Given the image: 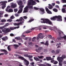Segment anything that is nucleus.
I'll return each mask as SVG.
<instances>
[{
  "instance_id": "nucleus-37",
  "label": "nucleus",
  "mask_w": 66,
  "mask_h": 66,
  "mask_svg": "<svg viewBox=\"0 0 66 66\" xmlns=\"http://www.w3.org/2000/svg\"><path fill=\"white\" fill-rule=\"evenodd\" d=\"M7 21L8 22H12L13 21V20L10 19H9L8 20H7Z\"/></svg>"
},
{
  "instance_id": "nucleus-32",
  "label": "nucleus",
  "mask_w": 66,
  "mask_h": 66,
  "mask_svg": "<svg viewBox=\"0 0 66 66\" xmlns=\"http://www.w3.org/2000/svg\"><path fill=\"white\" fill-rule=\"evenodd\" d=\"M36 39V37H34L32 39V42H34L35 41V39Z\"/></svg>"
},
{
  "instance_id": "nucleus-25",
  "label": "nucleus",
  "mask_w": 66,
  "mask_h": 66,
  "mask_svg": "<svg viewBox=\"0 0 66 66\" xmlns=\"http://www.w3.org/2000/svg\"><path fill=\"white\" fill-rule=\"evenodd\" d=\"M25 62V64L26 65H27V66H28L29 64V61H27V60H26V61H24Z\"/></svg>"
},
{
  "instance_id": "nucleus-43",
  "label": "nucleus",
  "mask_w": 66,
  "mask_h": 66,
  "mask_svg": "<svg viewBox=\"0 0 66 66\" xmlns=\"http://www.w3.org/2000/svg\"><path fill=\"white\" fill-rule=\"evenodd\" d=\"M48 37H49L50 38H52V36L51 35H48Z\"/></svg>"
},
{
  "instance_id": "nucleus-14",
  "label": "nucleus",
  "mask_w": 66,
  "mask_h": 66,
  "mask_svg": "<svg viewBox=\"0 0 66 66\" xmlns=\"http://www.w3.org/2000/svg\"><path fill=\"white\" fill-rule=\"evenodd\" d=\"M22 23H23V22H20L18 23H14V26H19V25H20V24H21Z\"/></svg>"
},
{
  "instance_id": "nucleus-7",
  "label": "nucleus",
  "mask_w": 66,
  "mask_h": 66,
  "mask_svg": "<svg viewBox=\"0 0 66 66\" xmlns=\"http://www.w3.org/2000/svg\"><path fill=\"white\" fill-rule=\"evenodd\" d=\"M16 21L18 22H23V23H24V19H23L22 17H21L20 18V19L18 20V19H17L16 20Z\"/></svg>"
},
{
  "instance_id": "nucleus-62",
  "label": "nucleus",
  "mask_w": 66,
  "mask_h": 66,
  "mask_svg": "<svg viewBox=\"0 0 66 66\" xmlns=\"http://www.w3.org/2000/svg\"><path fill=\"white\" fill-rule=\"evenodd\" d=\"M34 1H35V2H37L39 3V1H38V0H34Z\"/></svg>"
},
{
  "instance_id": "nucleus-11",
  "label": "nucleus",
  "mask_w": 66,
  "mask_h": 66,
  "mask_svg": "<svg viewBox=\"0 0 66 66\" xmlns=\"http://www.w3.org/2000/svg\"><path fill=\"white\" fill-rule=\"evenodd\" d=\"M24 56L27 57H29V58H32L33 56L30 55H28V54H25L24 55Z\"/></svg>"
},
{
  "instance_id": "nucleus-57",
  "label": "nucleus",
  "mask_w": 66,
  "mask_h": 66,
  "mask_svg": "<svg viewBox=\"0 0 66 66\" xmlns=\"http://www.w3.org/2000/svg\"><path fill=\"white\" fill-rule=\"evenodd\" d=\"M51 52L52 53H55V51L54 50H52V51Z\"/></svg>"
},
{
  "instance_id": "nucleus-61",
  "label": "nucleus",
  "mask_w": 66,
  "mask_h": 66,
  "mask_svg": "<svg viewBox=\"0 0 66 66\" xmlns=\"http://www.w3.org/2000/svg\"><path fill=\"white\" fill-rule=\"evenodd\" d=\"M52 5L53 6H54L55 5V3H52Z\"/></svg>"
},
{
  "instance_id": "nucleus-10",
  "label": "nucleus",
  "mask_w": 66,
  "mask_h": 66,
  "mask_svg": "<svg viewBox=\"0 0 66 66\" xmlns=\"http://www.w3.org/2000/svg\"><path fill=\"white\" fill-rule=\"evenodd\" d=\"M11 7L13 8H15L17 7V4L15 3L13 4L12 5Z\"/></svg>"
},
{
  "instance_id": "nucleus-64",
  "label": "nucleus",
  "mask_w": 66,
  "mask_h": 66,
  "mask_svg": "<svg viewBox=\"0 0 66 66\" xmlns=\"http://www.w3.org/2000/svg\"><path fill=\"white\" fill-rule=\"evenodd\" d=\"M44 37V35L40 36V38H43Z\"/></svg>"
},
{
  "instance_id": "nucleus-12",
  "label": "nucleus",
  "mask_w": 66,
  "mask_h": 66,
  "mask_svg": "<svg viewBox=\"0 0 66 66\" xmlns=\"http://www.w3.org/2000/svg\"><path fill=\"white\" fill-rule=\"evenodd\" d=\"M2 4H1V5L2 6V9H4L6 7V4L3 3H2Z\"/></svg>"
},
{
  "instance_id": "nucleus-15",
  "label": "nucleus",
  "mask_w": 66,
  "mask_h": 66,
  "mask_svg": "<svg viewBox=\"0 0 66 66\" xmlns=\"http://www.w3.org/2000/svg\"><path fill=\"white\" fill-rule=\"evenodd\" d=\"M59 60V66H62V63H62L63 62V61L60 60V59H58Z\"/></svg>"
},
{
  "instance_id": "nucleus-2",
  "label": "nucleus",
  "mask_w": 66,
  "mask_h": 66,
  "mask_svg": "<svg viewBox=\"0 0 66 66\" xmlns=\"http://www.w3.org/2000/svg\"><path fill=\"white\" fill-rule=\"evenodd\" d=\"M31 9H32L33 8V6H27L24 9L23 11V13H28V11H29L28 8Z\"/></svg>"
},
{
  "instance_id": "nucleus-54",
  "label": "nucleus",
  "mask_w": 66,
  "mask_h": 66,
  "mask_svg": "<svg viewBox=\"0 0 66 66\" xmlns=\"http://www.w3.org/2000/svg\"><path fill=\"white\" fill-rule=\"evenodd\" d=\"M31 31H27L26 32V34H28V33H31Z\"/></svg>"
},
{
  "instance_id": "nucleus-5",
  "label": "nucleus",
  "mask_w": 66,
  "mask_h": 66,
  "mask_svg": "<svg viewBox=\"0 0 66 66\" xmlns=\"http://www.w3.org/2000/svg\"><path fill=\"white\" fill-rule=\"evenodd\" d=\"M23 7H24V6L23 5H21L19 7L20 9L19 10L18 12V14H20V13H21L22 12V10H23Z\"/></svg>"
},
{
  "instance_id": "nucleus-20",
  "label": "nucleus",
  "mask_w": 66,
  "mask_h": 66,
  "mask_svg": "<svg viewBox=\"0 0 66 66\" xmlns=\"http://www.w3.org/2000/svg\"><path fill=\"white\" fill-rule=\"evenodd\" d=\"M13 46L14 47V49H17V48H18V47H19V46L17 44H14L13 45Z\"/></svg>"
},
{
  "instance_id": "nucleus-63",
  "label": "nucleus",
  "mask_w": 66,
  "mask_h": 66,
  "mask_svg": "<svg viewBox=\"0 0 66 66\" xmlns=\"http://www.w3.org/2000/svg\"><path fill=\"white\" fill-rule=\"evenodd\" d=\"M28 39L29 42H30L31 40V38H28Z\"/></svg>"
},
{
  "instance_id": "nucleus-38",
  "label": "nucleus",
  "mask_w": 66,
  "mask_h": 66,
  "mask_svg": "<svg viewBox=\"0 0 66 66\" xmlns=\"http://www.w3.org/2000/svg\"><path fill=\"white\" fill-rule=\"evenodd\" d=\"M57 63H58V62H57V61H55L54 62L53 64L55 65H56V64H57Z\"/></svg>"
},
{
  "instance_id": "nucleus-46",
  "label": "nucleus",
  "mask_w": 66,
  "mask_h": 66,
  "mask_svg": "<svg viewBox=\"0 0 66 66\" xmlns=\"http://www.w3.org/2000/svg\"><path fill=\"white\" fill-rule=\"evenodd\" d=\"M47 13H48V14H52V12H51L49 10L47 11Z\"/></svg>"
},
{
  "instance_id": "nucleus-33",
  "label": "nucleus",
  "mask_w": 66,
  "mask_h": 66,
  "mask_svg": "<svg viewBox=\"0 0 66 66\" xmlns=\"http://www.w3.org/2000/svg\"><path fill=\"white\" fill-rule=\"evenodd\" d=\"M3 15V13L2 12L0 11V18L2 17V16Z\"/></svg>"
},
{
  "instance_id": "nucleus-58",
  "label": "nucleus",
  "mask_w": 66,
  "mask_h": 66,
  "mask_svg": "<svg viewBox=\"0 0 66 66\" xmlns=\"http://www.w3.org/2000/svg\"><path fill=\"white\" fill-rule=\"evenodd\" d=\"M31 65H32L31 66H34V63L32 62L31 63Z\"/></svg>"
},
{
  "instance_id": "nucleus-9",
  "label": "nucleus",
  "mask_w": 66,
  "mask_h": 66,
  "mask_svg": "<svg viewBox=\"0 0 66 66\" xmlns=\"http://www.w3.org/2000/svg\"><path fill=\"white\" fill-rule=\"evenodd\" d=\"M2 31L4 32V33H8V32H11V30H10V29L9 28H7L6 29V30H2Z\"/></svg>"
},
{
  "instance_id": "nucleus-34",
  "label": "nucleus",
  "mask_w": 66,
  "mask_h": 66,
  "mask_svg": "<svg viewBox=\"0 0 66 66\" xmlns=\"http://www.w3.org/2000/svg\"><path fill=\"white\" fill-rule=\"evenodd\" d=\"M38 49L39 50H43V47H39L38 48Z\"/></svg>"
},
{
  "instance_id": "nucleus-26",
  "label": "nucleus",
  "mask_w": 66,
  "mask_h": 66,
  "mask_svg": "<svg viewBox=\"0 0 66 66\" xmlns=\"http://www.w3.org/2000/svg\"><path fill=\"white\" fill-rule=\"evenodd\" d=\"M51 57H46V59L47 61H50V60H51Z\"/></svg>"
},
{
  "instance_id": "nucleus-50",
  "label": "nucleus",
  "mask_w": 66,
  "mask_h": 66,
  "mask_svg": "<svg viewBox=\"0 0 66 66\" xmlns=\"http://www.w3.org/2000/svg\"><path fill=\"white\" fill-rule=\"evenodd\" d=\"M36 52H38V53H39V52H40V51H39V50H38L37 49H36Z\"/></svg>"
},
{
  "instance_id": "nucleus-4",
  "label": "nucleus",
  "mask_w": 66,
  "mask_h": 66,
  "mask_svg": "<svg viewBox=\"0 0 66 66\" xmlns=\"http://www.w3.org/2000/svg\"><path fill=\"white\" fill-rule=\"evenodd\" d=\"M42 20H43V21H46V23H48V24H50V25H52V23L51 21L47 19H42Z\"/></svg>"
},
{
  "instance_id": "nucleus-55",
  "label": "nucleus",
  "mask_w": 66,
  "mask_h": 66,
  "mask_svg": "<svg viewBox=\"0 0 66 66\" xmlns=\"http://www.w3.org/2000/svg\"><path fill=\"white\" fill-rule=\"evenodd\" d=\"M39 38H40V36H38L37 38V40H38Z\"/></svg>"
},
{
  "instance_id": "nucleus-56",
  "label": "nucleus",
  "mask_w": 66,
  "mask_h": 66,
  "mask_svg": "<svg viewBox=\"0 0 66 66\" xmlns=\"http://www.w3.org/2000/svg\"><path fill=\"white\" fill-rule=\"evenodd\" d=\"M64 38V40H66V36H65L63 37V38Z\"/></svg>"
},
{
  "instance_id": "nucleus-52",
  "label": "nucleus",
  "mask_w": 66,
  "mask_h": 66,
  "mask_svg": "<svg viewBox=\"0 0 66 66\" xmlns=\"http://www.w3.org/2000/svg\"><path fill=\"white\" fill-rule=\"evenodd\" d=\"M56 2L57 4H60V3L59 1H56Z\"/></svg>"
},
{
  "instance_id": "nucleus-40",
  "label": "nucleus",
  "mask_w": 66,
  "mask_h": 66,
  "mask_svg": "<svg viewBox=\"0 0 66 66\" xmlns=\"http://www.w3.org/2000/svg\"><path fill=\"white\" fill-rule=\"evenodd\" d=\"M14 18L15 17L13 15L11 16L10 17V18L11 19H14Z\"/></svg>"
},
{
  "instance_id": "nucleus-51",
  "label": "nucleus",
  "mask_w": 66,
  "mask_h": 66,
  "mask_svg": "<svg viewBox=\"0 0 66 66\" xmlns=\"http://www.w3.org/2000/svg\"><path fill=\"white\" fill-rule=\"evenodd\" d=\"M62 3H66V0H62Z\"/></svg>"
},
{
  "instance_id": "nucleus-1",
  "label": "nucleus",
  "mask_w": 66,
  "mask_h": 66,
  "mask_svg": "<svg viewBox=\"0 0 66 66\" xmlns=\"http://www.w3.org/2000/svg\"><path fill=\"white\" fill-rule=\"evenodd\" d=\"M56 18L58 19L57 20V21H62V16L60 15H58V16H53V18H51V19L52 20H55Z\"/></svg>"
},
{
  "instance_id": "nucleus-21",
  "label": "nucleus",
  "mask_w": 66,
  "mask_h": 66,
  "mask_svg": "<svg viewBox=\"0 0 66 66\" xmlns=\"http://www.w3.org/2000/svg\"><path fill=\"white\" fill-rule=\"evenodd\" d=\"M1 51H3V52H4L5 54H7V51H6V50H5L1 49Z\"/></svg>"
},
{
  "instance_id": "nucleus-53",
  "label": "nucleus",
  "mask_w": 66,
  "mask_h": 66,
  "mask_svg": "<svg viewBox=\"0 0 66 66\" xmlns=\"http://www.w3.org/2000/svg\"><path fill=\"white\" fill-rule=\"evenodd\" d=\"M1 21V22H5L6 21V20L4 19H3Z\"/></svg>"
},
{
  "instance_id": "nucleus-45",
  "label": "nucleus",
  "mask_w": 66,
  "mask_h": 66,
  "mask_svg": "<svg viewBox=\"0 0 66 66\" xmlns=\"http://www.w3.org/2000/svg\"><path fill=\"white\" fill-rule=\"evenodd\" d=\"M51 60V63H53L54 62V60L53 59H52V58Z\"/></svg>"
},
{
  "instance_id": "nucleus-6",
  "label": "nucleus",
  "mask_w": 66,
  "mask_h": 66,
  "mask_svg": "<svg viewBox=\"0 0 66 66\" xmlns=\"http://www.w3.org/2000/svg\"><path fill=\"white\" fill-rule=\"evenodd\" d=\"M66 58V56L65 55H63L61 57H58L57 58V60H62V61H63L64 60V59H65Z\"/></svg>"
},
{
  "instance_id": "nucleus-47",
  "label": "nucleus",
  "mask_w": 66,
  "mask_h": 66,
  "mask_svg": "<svg viewBox=\"0 0 66 66\" xmlns=\"http://www.w3.org/2000/svg\"><path fill=\"white\" fill-rule=\"evenodd\" d=\"M7 2L6 1H4L1 2V3H5V4H6V3Z\"/></svg>"
},
{
  "instance_id": "nucleus-49",
  "label": "nucleus",
  "mask_w": 66,
  "mask_h": 66,
  "mask_svg": "<svg viewBox=\"0 0 66 66\" xmlns=\"http://www.w3.org/2000/svg\"><path fill=\"white\" fill-rule=\"evenodd\" d=\"M34 9L36 10H39V8H37L36 7H34Z\"/></svg>"
},
{
  "instance_id": "nucleus-35",
  "label": "nucleus",
  "mask_w": 66,
  "mask_h": 66,
  "mask_svg": "<svg viewBox=\"0 0 66 66\" xmlns=\"http://www.w3.org/2000/svg\"><path fill=\"white\" fill-rule=\"evenodd\" d=\"M63 39V37H60L57 38V39H59V40H61V39Z\"/></svg>"
},
{
  "instance_id": "nucleus-17",
  "label": "nucleus",
  "mask_w": 66,
  "mask_h": 66,
  "mask_svg": "<svg viewBox=\"0 0 66 66\" xmlns=\"http://www.w3.org/2000/svg\"><path fill=\"white\" fill-rule=\"evenodd\" d=\"M1 39L5 41V40H6L8 39V38H7V37L5 36L3 38H2Z\"/></svg>"
},
{
  "instance_id": "nucleus-60",
  "label": "nucleus",
  "mask_w": 66,
  "mask_h": 66,
  "mask_svg": "<svg viewBox=\"0 0 66 66\" xmlns=\"http://www.w3.org/2000/svg\"><path fill=\"white\" fill-rule=\"evenodd\" d=\"M10 35L11 36H14V35L13 34H11Z\"/></svg>"
},
{
  "instance_id": "nucleus-59",
  "label": "nucleus",
  "mask_w": 66,
  "mask_h": 66,
  "mask_svg": "<svg viewBox=\"0 0 66 66\" xmlns=\"http://www.w3.org/2000/svg\"><path fill=\"white\" fill-rule=\"evenodd\" d=\"M24 4H25L26 3V0H23Z\"/></svg>"
},
{
  "instance_id": "nucleus-36",
  "label": "nucleus",
  "mask_w": 66,
  "mask_h": 66,
  "mask_svg": "<svg viewBox=\"0 0 66 66\" xmlns=\"http://www.w3.org/2000/svg\"><path fill=\"white\" fill-rule=\"evenodd\" d=\"M53 10V11H54V12H57V9L55 8Z\"/></svg>"
},
{
  "instance_id": "nucleus-19",
  "label": "nucleus",
  "mask_w": 66,
  "mask_h": 66,
  "mask_svg": "<svg viewBox=\"0 0 66 66\" xmlns=\"http://www.w3.org/2000/svg\"><path fill=\"white\" fill-rule=\"evenodd\" d=\"M48 5L49 6H48V7L50 10H51L52 9H53V6L52 5H51L50 4H49Z\"/></svg>"
},
{
  "instance_id": "nucleus-41",
  "label": "nucleus",
  "mask_w": 66,
  "mask_h": 66,
  "mask_svg": "<svg viewBox=\"0 0 66 66\" xmlns=\"http://www.w3.org/2000/svg\"><path fill=\"white\" fill-rule=\"evenodd\" d=\"M14 12H15V13H16V12H17V11H18V10H17V9H14Z\"/></svg>"
},
{
  "instance_id": "nucleus-28",
  "label": "nucleus",
  "mask_w": 66,
  "mask_h": 66,
  "mask_svg": "<svg viewBox=\"0 0 66 66\" xmlns=\"http://www.w3.org/2000/svg\"><path fill=\"white\" fill-rule=\"evenodd\" d=\"M15 39H16L17 40H20V37H16L15 38Z\"/></svg>"
},
{
  "instance_id": "nucleus-29",
  "label": "nucleus",
  "mask_w": 66,
  "mask_h": 66,
  "mask_svg": "<svg viewBox=\"0 0 66 66\" xmlns=\"http://www.w3.org/2000/svg\"><path fill=\"white\" fill-rule=\"evenodd\" d=\"M34 59L35 60H36V61H39V59H38L37 57L36 58V57H34Z\"/></svg>"
},
{
  "instance_id": "nucleus-31",
  "label": "nucleus",
  "mask_w": 66,
  "mask_h": 66,
  "mask_svg": "<svg viewBox=\"0 0 66 66\" xmlns=\"http://www.w3.org/2000/svg\"><path fill=\"white\" fill-rule=\"evenodd\" d=\"M62 12L63 13H65L66 12V10L64 8H62Z\"/></svg>"
},
{
  "instance_id": "nucleus-16",
  "label": "nucleus",
  "mask_w": 66,
  "mask_h": 66,
  "mask_svg": "<svg viewBox=\"0 0 66 66\" xmlns=\"http://www.w3.org/2000/svg\"><path fill=\"white\" fill-rule=\"evenodd\" d=\"M19 59L22 60H23L24 61H26V59L24 58V57L22 56H19L18 57Z\"/></svg>"
},
{
  "instance_id": "nucleus-44",
  "label": "nucleus",
  "mask_w": 66,
  "mask_h": 66,
  "mask_svg": "<svg viewBox=\"0 0 66 66\" xmlns=\"http://www.w3.org/2000/svg\"><path fill=\"white\" fill-rule=\"evenodd\" d=\"M44 52H46L48 51V50L47 49H44Z\"/></svg>"
},
{
  "instance_id": "nucleus-3",
  "label": "nucleus",
  "mask_w": 66,
  "mask_h": 66,
  "mask_svg": "<svg viewBox=\"0 0 66 66\" xmlns=\"http://www.w3.org/2000/svg\"><path fill=\"white\" fill-rule=\"evenodd\" d=\"M36 3L33 0H30L28 1V4L29 5H34L36 4Z\"/></svg>"
},
{
  "instance_id": "nucleus-8",
  "label": "nucleus",
  "mask_w": 66,
  "mask_h": 66,
  "mask_svg": "<svg viewBox=\"0 0 66 66\" xmlns=\"http://www.w3.org/2000/svg\"><path fill=\"white\" fill-rule=\"evenodd\" d=\"M10 6H8L7 8V9H6V11L7 12H13V10L12 9H9V10H8V9L10 8Z\"/></svg>"
},
{
  "instance_id": "nucleus-22",
  "label": "nucleus",
  "mask_w": 66,
  "mask_h": 66,
  "mask_svg": "<svg viewBox=\"0 0 66 66\" xmlns=\"http://www.w3.org/2000/svg\"><path fill=\"white\" fill-rule=\"evenodd\" d=\"M49 41L47 40L46 42L45 43H44V45L48 46H49Z\"/></svg>"
},
{
  "instance_id": "nucleus-13",
  "label": "nucleus",
  "mask_w": 66,
  "mask_h": 66,
  "mask_svg": "<svg viewBox=\"0 0 66 66\" xmlns=\"http://www.w3.org/2000/svg\"><path fill=\"white\" fill-rule=\"evenodd\" d=\"M18 4L20 6L21 5L23 4V2H22V1L20 0L18 2Z\"/></svg>"
},
{
  "instance_id": "nucleus-23",
  "label": "nucleus",
  "mask_w": 66,
  "mask_h": 66,
  "mask_svg": "<svg viewBox=\"0 0 66 66\" xmlns=\"http://www.w3.org/2000/svg\"><path fill=\"white\" fill-rule=\"evenodd\" d=\"M39 10L42 12V14L45 13V11H44V9L43 8H40L39 9Z\"/></svg>"
},
{
  "instance_id": "nucleus-42",
  "label": "nucleus",
  "mask_w": 66,
  "mask_h": 66,
  "mask_svg": "<svg viewBox=\"0 0 66 66\" xmlns=\"http://www.w3.org/2000/svg\"><path fill=\"white\" fill-rule=\"evenodd\" d=\"M10 46H8L7 47V49L9 51H10L11 50V49L10 48Z\"/></svg>"
},
{
  "instance_id": "nucleus-24",
  "label": "nucleus",
  "mask_w": 66,
  "mask_h": 66,
  "mask_svg": "<svg viewBox=\"0 0 66 66\" xmlns=\"http://www.w3.org/2000/svg\"><path fill=\"white\" fill-rule=\"evenodd\" d=\"M16 27H10V30L12 31L13 30H14L15 29H16Z\"/></svg>"
},
{
  "instance_id": "nucleus-18",
  "label": "nucleus",
  "mask_w": 66,
  "mask_h": 66,
  "mask_svg": "<svg viewBox=\"0 0 66 66\" xmlns=\"http://www.w3.org/2000/svg\"><path fill=\"white\" fill-rule=\"evenodd\" d=\"M61 51V50L60 49H57L55 51V52L56 54H59L60 52Z\"/></svg>"
},
{
  "instance_id": "nucleus-48",
  "label": "nucleus",
  "mask_w": 66,
  "mask_h": 66,
  "mask_svg": "<svg viewBox=\"0 0 66 66\" xmlns=\"http://www.w3.org/2000/svg\"><path fill=\"white\" fill-rule=\"evenodd\" d=\"M45 10H46V12H48V11L49 10V9H48V8L47 7H45Z\"/></svg>"
},
{
  "instance_id": "nucleus-27",
  "label": "nucleus",
  "mask_w": 66,
  "mask_h": 66,
  "mask_svg": "<svg viewBox=\"0 0 66 66\" xmlns=\"http://www.w3.org/2000/svg\"><path fill=\"white\" fill-rule=\"evenodd\" d=\"M42 19H44V18H42L41 19V20H42L43 21H41V23H46V21H44L43 20H42Z\"/></svg>"
},
{
  "instance_id": "nucleus-39",
  "label": "nucleus",
  "mask_w": 66,
  "mask_h": 66,
  "mask_svg": "<svg viewBox=\"0 0 66 66\" xmlns=\"http://www.w3.org/2000/svg\"><path fill=\"white\" fill-rule=\"evenodd\" d=\"M38 58H39V59H42L43 57L44 56H38Z\"/></svg>"
},
{
  "instance_id": "nucleus-30",
  "label": "nucleus",
  "mask_w": 66,
  "mask_h": 66,
  "mask_svg": "<svg viewBox=\"0 0 66 66\" xmlns=\"http://www.w3.org/2000/svg\"><path fill=\"white\" fill-rule=\"evenodd\" d=\"M34 19H31L30 20H29V21L28 22H32V21H34Z\"/></svg>"
}]
</instances>
